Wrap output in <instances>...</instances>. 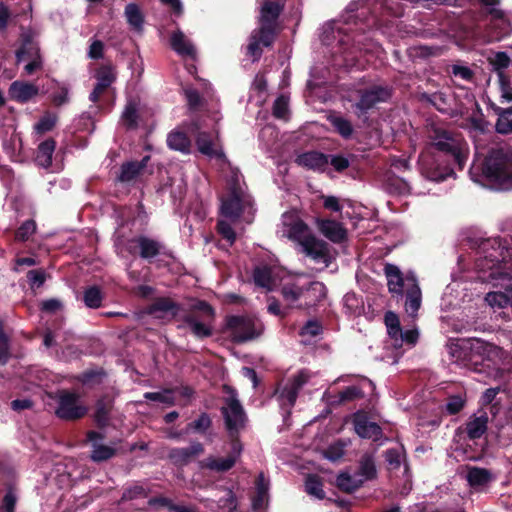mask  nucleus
Segmentation results:
<instances>
[{"label": "nucleus", "mask_w": 512, "mask_h": 512, "mask_svg": "<svg viewBox=\"0 0 512 512\" xmlns=\"http://www.w3.org/2000/svg\"><path fill=\"white\" fill-rule=\"evenodd\" d=\"M272 114L277 119H285L289 114V99L284 96H278L272 108Z\"/></svg>", "instance_id": "57"}, {"label": "nucleus", "mask_w": 512, "mask_h": 512, "mask_svg": "<svg viewBox=\"0 0 512 512\" xmlns=\"http://www.w3.org/2000/svg\"><path fill=\"white\" fill-rule=\"evenodd\" d=\"M405 302L404 308L406 313L414 317L422 303V292L418 284V280L413 273H407V288L404 292Z\"/></svg>", "instance_id": "14"}, {"label": "nucleus", "mask_w": 512, "mask_h": 512, "mask_svg": "<svg viewBox=\"0 0 512 512\" xmlns=\"http://www.w3.org/2000/svg\"><path fill=\"white\" fill-rule=\"evenodd\" d=\"M212 427V419L206 412L201 413L197 419L190 422L186 426V432H193L198 434H206Z\"/></svg>", "instance_id": "45"}, {"label": "nucleus", "mask_w": 512, "mask_h": 512, "mask_svg": "<svg viewBox=\"0 0 512 512\" xmlns=\"http://www.w3.org/2000/svg\"><path fill=\"white\" fill-rule=\"evenodd\" d=\"M125 15L127 17V22L135 29V30H142L143 23H144V17L139 9V7L134 4L130 3L125 7Z\"/></svg>", "instance_id": "50"}, {"label": "nucleus", "mask_w": 512, "mask_h": 512, "mask_svg": "<svg viewBox=\"0 0 512 512\" xmlns=\"http://www.w3.org/2000/svg\"><path fill=\"white\" fill-rule=\"evenodd\" d=\"M305 491L309 495H313L320 499V476L315 474H308L305 480Z\"/></svg>", "instance_id": "62"}, {"label": "nucleus", "mask_w": 512, "mask_h": 512, "mask_svg": "<svg viewBox=\"0 0 512 512\" xmlns=\"http://www.w3.org/2000/svg\"><path fill=\"white\" fill-rule=\"evenodd\" d=\"M114 398L109 394L102 395L95 403L93 420L99 429H105L111 420Z\"/></svg>", "instance_id": "19"}, {"label": "nucleus", "mask_w": 512, "mask_h": 512, "mask_svg": "<svg viewBox=\"0 0 512 512\" xmlns=\"http://www.w3.org/2000/svg\"><path fill=\"white\" fill-rule=\"evenodd\" d=\"M204 446L201 442H193L189 447H176L168 452V459L177 467H184L191 463L196 457L204 453Z\"/></svg>", "instance_id": "15"}, {"label": "nucleus", "mask_w": 512, "mask_h": 512, "mask_svg": "<svg viewBox=\"0 0 512 512\" xmlns=\"http://www.w3.org/2000/svg\"><path fill=\"white\" fill-rule=\"evenodd\" d=\"M27 280L30 287L40 288L46 281L47 274L44 269H33L27 272Z\"/></svg>", "instance_id": "60"}, {"label": "nucleus", "mask_w": 512, "mask_h": 512, "mask_svg": "<svg viewBox=\"0 0 512 512\" xmlns=\"http://www.w3.org/2000/svg\"><path fill=\"white\" fill-rule=\"evenodd\" d=\"M88 408L80 403V396L69 390H61L58 393L57 408L55 414L65 421H75L86 416Z\"/></svg>", "instance_id": "9"}, {"label": "nucleus", "mask_w": 512, "mask_h": 512, "mask_svg": "<svg viewBox=\"0 0 512 512\" xmlns=\"http://www.w3.org/2000/svg\"><path fill=\"white\" fill-rule=\"evenodd\" d=\"M173 389L166 388L163 392H146L144 398L146 400L155 401L167 404L168 406L175 405V397L172 395Z\"/></svg>", "instance_id": "56"}, {"label": "nucleus", "mask_w": 512, "mask_h": 512, "mask_svg": "<svg viewBox=\"0 0 512 512\" xmlns=\"http://www.w3.org/2000/svg\"><path fill=\"white\" fill-rule=\"evenodd\" d=\"M510 57L506 52H497L493 57L489 58V63L493 66L495 72L504 71L510 65Z\"/></svg>", "instance_id": "61"}, {"label": "nucleus", "mask_w": 512, "mask_h": 512, "mask_svg": "<svg viewBox=\"0 0 512 512\" xmlns=\"http://www.w3.org/2000/svg\"><path fill=\"white\" fill-rule=\"evenodd\" d=\"M356 475L358 478L365 481H371L377 477V469L374 458L371 454L365 453L361 456L357 468Z\"/></svg>", "instance_id": "31"}, {"label": "nucleus", "mask_w": 512, "mask_h": 512, "mask_svg": "<svg viewBox=\"0 0 512 512\" xmlns=\"http://www.w3.org/2000/svg\"><path fill=\"white\" fill-rule=\"evenodd\" d=\"M328 164L332 166L334 171L342 173L350 166V161L347 157L340 154L326 155L322 153V173L332 177V171L326 168Z\"/></svg>", "instance_id": "33"}, {"label": "nucleus", "mask_w": 512, "mask_h": 512, "mask_svg": "<svg viewBox=\"0 0 512 512\" xmlns=\"http://www.w3.org/2000/svg\"><path fill=\"white\" fill-rule=\"evenodd\" d=\"M452 355L481 376V380L502 376L503 349L479 338H462L453 344Z\"/></svg>", "instance_id": "3"}, {"label": "nucleus", "mask_w": 512, "mask_h": 512, "mask_svg": "<svg viewBox=\"0 0 512 512\" xmlns=\"http://www.w3.org/2000/svg\"><path fill=\"white\" fill-rule=\"evenodd\" d=\"M170 46L181 56H188L192 59L196 57L194 45L185 37L181 30H177L171 35Z\"/></svg>", "instance_id": "27"}, {"label": "nucleus", "mask_w": 512, "mask_h": 512, "mask_svg": "<svg viewBox=\"0 0 512 512\" xmlns=\"http://www.w3.org/2000/svg\"><path fill=\"white\" fill-rule=\"evenodd\" d=\"M340 219L322 216V236L335 244H343L348 240V231Z\"/></svg>", "instance_id": "18"}, {"label": "nucleus", "mask_w": 512, "mask_h": 512, "mask_svg": "<svg viewBox=\"0 0 512 512\" xmlns=\"http://www.w3.org/2000/svg\"><path fill=\"white\" fill-rule=\"evenodd\" d=\"M430 145L420 153L418 166L421 175L433 182L454 176L455 167L463 170L468 158L466 143L444 129H435Z\"/></svg>", "instance_id": "2"}, {"label": "nucleus", "mask_w": 512, "mask_h": 512, "mask_svg": "<svg viewBox=\"0 0 512 512\" xmlns=\"http://www.w3.org/2000/svg\"><path fill=\"white\" fill-rule=\"evenodd\" d=\"M288 237L299 243L303 252L314 259L320 257V240L313 236L308 226L301 220L291 225Z\"/></svg>", "instance_id": "11"}, {"label": "nucleus", "mask_w": 512, "mask_h": 512, "mask_svg": "<svg viewBox=\"0 0 512 512\" xmlns=\"http://www.w3.org/2000/svg\"><path fill=\"white\" fill-rule=\"evenodd\" d=\"M181 310V305L169 297H158L148 307V313L156 315L158 312L168 313L173 318L177 317Z\"/></svg>", "instance_id": "28"}, {"label": "nucleus", "mask_w": 512, "mask_h": 512, "mask_svg": "<svg viewBox=\"0 0 512 512\" xmlns=\"http://www.w3.org/2000/svg\"><path fill=\"white\" fill-rule=\"evenodd\" d=\"M220 211L222 216L232 221L238 220L243 213L241 195L233 190L226 198L222 199Z\"/></svg>", "instance_id": "23"}, {"label": "nucleus", "mask_w": 512, "mask_h": 512, "mask_svg": "<svg viewBox=\"0 0 512 512\" xmlns=\"http://www.w3.org/2000/svg\"><path fill=\"white\" fill-rule=\"evenodd\" d=\"M319 334L320 322L316 319L309 320L299 331V336L301 337L300 342L303 345H312V339L317 337Z\"/></svg>", "instance_id": "44"}, {"label": "nucleus", "mask_w": 512, "mask_h": 512, "mask_svg": "<svg viewBox=\"0 0 512 512\" xmlns=\"http://www.w3.org/2000/svg\"><path fill=\"white\" fill-rule=\"evenodd\" d=\"M58 117L55 114L45 113L35 124L34 130L37 134L43 135L50 132L56 126Z\"/></svg>", "instance_id": "55"}, {"label": "nucleus", "mask_w": 512, "mask_h": 512, "mask_svg": "<svg viewBox=\"0 0 512 512\" xmlns=\"http://www.w3.org/2000/svg\"><path fill=\"white\" fill-rule=\"evenodd\" d=\"M50 98L55 107L67 104L69 102V89L66 86H61L50 95Z\"/></svg>", "instance_id": "64"}, {"label": "nucleus", "mask_w": 512, "mask_h": 512, "mask_svg": "<svg viewBox=\"0 0 512 512\" xmlns=\"http://www.w3.org/2000/svg\"><path fill=\"white\" fill-rule=\"evenodd\" d=\"M494 111L498 115L495 125L496 131L500 134L512 133V106L508 108L496 106Z\"/></svg>", "instance_id": "39"}, {"label": "nucleus", "mask_w": 512, "mask_h": 512, "mask_svg": "<svg viewBox=\"0 0 512 512\" xmlns=\"http://www.w3.org/2000/svg\"><path fill=\"white\" fill-rule=\"evenodd\" d=\"M315 282H310L308 286L298 285L296 283H287L281 287L280 293L288 306H292L306 290L314 289Z\"/></svg>", "instance_id": "30"}, {"label": "nucleus", "mask_w": 512, "mask_h": 512, "mask_svg": "<svg viewBox=\"0 0 512 512\" xmlns=\"http://www.w3.org/2000/svg\"><path fill=\"white\" fill-rule=\"evenodd\" d=\"M9 96L18 103H27L39 93V88L30 82L14 81L9 87Z\"/></svg>", "instance_id": "21"}, {"label": "nucleus", "mask_w": 512, "mask_h": 512, "mask_svg": "<svg viewBox=\"0 0 512 512\" xmlns=\"http://www.w3.org/2000/svg\"><path fill=\"white\" fill-rule=\"evenodd\" d=\"M91 447L90 459L95 463L107 461L117 454V449L108 445L93 443Z\"/></svg>", "instance_id": "42"}, {"label": "nucleus", "mask_w": 512, "mask_h": 512, "mask_svg": "<svg viewBox=\"0 0 512 512\" xmlns=\"http://www.w3.org/2000/svg\"><path fill=\"white\" fill-rule=\"evenodd\" d=\"M223 392L228 395L225 399L226 407L221 408L225 428L229 436L239 434L245 428L247 415L237 398V391L229 385H223Z\"/></svg>", "instance_id": "7"}, {"label": "nucleus", "mask_w": 512, "mask_h": 512, "mask_svg": "<svg viewBox=\"0 0 512 512\" xmlns=\"http://www.w3.org/2000/svg\"><path fill=\"white\" fill-rule=\"evenodd\" d=\"M473 181L480 177L498 190H512V148H491L480 164L473 163L469 169Z\"/></svg>", "instance_id": "4"}, {"label": "nucleus", "mask_w": 512, "mask_h": 512, "mask_svg": "<svg viewBox=\"0 0 512 512\" xmlns=\"http://www.w3.org/2000/svg\"><path fill=\"white\" fill-rule=\"evenodd\" d=\"M138 108L134 100H129L121 115L123 125L127 130H135L138 127Z\"/></svg>", "instance_id": "40"}, {"label": "nucleus", "mask_w": 512, "mask_h": 512, "mask_svg": "<svg viewBox=\"0 0 512 512\" xmlns=\"http://www.w3.org/2000/svg\"><path fill=\"white\" fill-rule=\"evenodd\" d=\"M236 464V456L228 455L225 458H216L213 456H209L204 460L199 462V466L201 469H207L210 471H215L219 473H224L229 471Z\"/></svg>", "instance_id": "26"}, {"label": "nucleus", "mask_w": 512, "mask_h": 512, "mask_svg": "<svg viewBox=\"0 0 512 512\" xmlns=\"http://www.w3.org/2000/svg\"><path fill=\"white\" fill-rule=\"evenodd\" d=\"M295 162L302 167L320 170V152L313 150L299 154Z\"/></svg>", "instance_id": "47"}, {"label": "nucleus", "mask_w": 512, "mask_h": 512, "mask_svg": "<svg viewBox=\"0 0 512 512\" xmlns=\"http://www.w3.org/2000/svg\"><path fill=\"white\" fill-rule=\"evenodd\" d=\"M56 148V141L48 138L41 142L37 148L36 161L39 165L47 168L52 164V156Z\"/></svg>", "instance_id": "36"}, {"label": "nucleus", "mask_w": 512, "mask_h": 512, "mask_svg": "<svg viewBox=\"0 0 512 512\" xmlns=\"http://www.w3.org/2000/svg\"><path fill=\"white\" fill-rule=\"evenodd\" d=\"M167 145L172 150L189 153L191 141L185 132L174 130L168 134Z\"/></svg>", "instance_id": "35"}, {"label": "nucleus", "mask_w": 512, "mask_h": 512, "mask_svg": "<svg viewBox=\"0 0 512 512\" xmlns=\"http://www.w3.org/2000/svg\"><path fill=\"white\" fill-rule=\"evenodd\" d=\"M363 485V480L358 476L351 475L348 472H341L336 477V486L345 493H353Z\"/></svg>", "instance_id": "37"}, {"label": "nucleus", "mask_w": 512, "mask_h": 512, "mask_svg": "<svg viewBox=\"0 0 512 512\" xmlns=\"http://www.w3.org/2000/svg\"><path fill=\"white\" fill-rule=\"evenodd\" d=\"M150 156H144L140 161H128L120 166L117 180L121 183H129L136 179L147 166Z\"/></svg>", "instance_id": "25"}, {"label": "nucleus", "mask_w": 512, "mask_h": 512, "mask_svg": "<svg viewBox=\"0 0 512 512\" xmlns=\"http://www.w3.org/2000/svg\"><path fill=\"white\" fill-rule=\"evenodd\" d=\"M36 231V223L33 219L24 221L16 230L15 238L19 241H27Z\"/></svg>", "instance_id": "59"}, {"label": "nucleus", "mask_w": 512, "mask_h": 512, "mask_svg": "<svg viewBox=\"0 0 512 512\" xmlns=\"http://www.w3.org/2000/svg\"><path fill=\"white\" fill-rule=\"evenodd\" d=\"M359 99L354 104L355 115L362 120L368 119V113L378 104L385 103L390 100L393 90L388 85H371L357 91Z\"/></svg>", "instance_id": "8"}, {"label": "nucleus", "mask_w": 512, "mask_h": 512, "mask_svg": "<svg viewBox=\"0 0 512 512\" xmlns=\"http://www.w3.org/2000/svg\"><path fill=\"white\" fill-rule=\"evenodd\" d=\"M308 375L301 371L298 375H296L293 381L287 384L280 393V399L283 405H287L288 407L294 406L296 399L298 397L299 390L302 386L307 383Z\"/></svg>", "instance_id": "24"}, {"label": "nucleus", "mask_w": 512, "mask_h": 512, "mask_svg": "<svg viewBox=\"0 0 512 512\" xmlns=\"http://www.w3.org/2000/svg\"><path fill=\"white\" fill-rule=\"evenodd\" d=\"M284 10V4L278 0H264L258 18L259 26L250 36L246 55L253 61H259L264 48H272L279 33L278 19Z\"/></svg>", "instance_id": "5"}, {"label": "nucleus", "mask_w": 512, "mask_h": 512, "mask_svg": "<svg viewBox=\"0 0 512 512\" xmlns=\"http://www.w3.org/2000/svg\"><path fill=\"white\" fill-rule=\"evenodd\" d=\"M466 404V398L460 394L451 395L446 399L443 411L448 415H457L460 413Z\"/></svg>", "instance_id": "53"}, {"label": "nucleus", "mask_w": 512, "mask_h": 512, "mask_svg": "<svg viewBox=\"0 0 512 512\" xmlns=\"http://www.w3.org/2000/svg\"><path fill=\"white\" fill-rule=\"evenodd\" d=\"M466 479L471 487H482L493 480V475L486 468L471 466L467 469Z\"/></svg>", "instance_id": "32"}, {"label": "nucleus", "mask_w": 512, "mask_h": 512, "mask_svg": "<svg viewBox=\"0 0 512 512\" xmlns=\"http://www.w3.org/2000/svg\"><path fill=\"white\" fill-rule=\"evenodd\" d=\"M194 312H201L205 318L213 320L215 316L214 308L208 302L204 300H198L192 306V313L185 315L183 318L185 324H187V326L190 328L192 334L198 339H205L212 336V328L209 325L199 321Z\"/></svg>", "instance_id": "10"}, {"label": "nucleus", "mask_w": 512, "mask_h": 512, "mask_svg": "<svg viewBox=\"0 0 512 512\" xmlns=\"http://www.w3.org/2000/svg\"><path fill=\"white\" fill-rule=\"evenodd\" d=\"M256 494L252 498V508L254 510H261L265 506L268 499L269 480L265 478L263 472L259 473L255 481Z\"/></svg>", "instance_id": "29"}, {"label": "nucleus", "mask_w": 512, "mask_h": 512, "mask_svg": "<svg viewBox=\"0 0 512 512\" xmlns=\"http://www.w3.org/2000/svg\"><path fill=\"white\" fill-rule=\"evenodd\" d=\"M344 448L345 444L339 440L331 444L326 450H322V457L335 462L343 457Z\"/></svg>", "instance_id": "58"}, {"label": "nucleus", "mask_w": 512, "mask_h": 512, "mask_svg": "<svg viewBox=\"0 0 512 512\" xmlns=\"http://www.w3.org/2000/svg\"><path fill=\"white\" fill-rule=\"evenodd\" d=\"M95 78L97 83L103 84L106 88H109L116 81L114 67L110 64L102 65L96 71Z\"/></svg>", "instance_id": "52"}, {"label": "nucleus", "mask_w": 512, "mask_h": 512, "mask_svg": "<svg viewBox=\"0 0 512 512\" xmlns=\"http://www.w3.org/2000/svg\"><path fill=\"white\" fill-rule=\"evenodd\" d=\"M105 295L102 289L97 285H92L84 289L82 301L90 309H98L102 306Z\"/></svg>", "instance_id": "38"}, {"label": "nucleus", "mask_w": 512, "mask_h": 512, "mask_svg": "<svg viewBox=\"0 0 512 512\" xmlns=\"http://www.w3.org/2000/svg\"><path fill=\"white\" fill-rule=\"evenodd\" d=\"M149 490L137 482L124 487L120 502L131 501L139 498H146Z\"/></svg>", "instance_id": "48"}, {"label": "nucleus", "mask_w": 512, "mask_h": 512, "mask_svg": "<svg viewBox=\"0 0 512 512\" xmlns=\"http://www.w3.org/2000/svg\"><path fill=\"white\" fill-rule=\"evenodd\" d=\"M365 397L364 391L357 385L345 387L343 390L333 394L330 390H326L322 395V401L329 406H339L347 404Z\"/></svg>", "instance_id": "16"}, {"label": "nucleus", "mask_w": 512, "mask_h": 512, "mask_svg": "<svg viewBox=\"0 0 512 512\" xmlns=\"http://www.w3.org/2000/svg\"><path fill=\"white\" fill-rule=\"evenodd\" d=\"M488 415L486 412H482L480 415H472L465 423V427L458 428V431L466 433L470 440H476L481 438L488 429Z\"/></svg>", "instance_id": "22"}, {"label": "nucleus", "mask_w": 512, "mask_h": 512, "mask_svg": "<svg viewBox=\"0 0 512 512\" xmlns=\"http://www.w3.org/2000/svg\"><path fill=\"white\" fill-rule=\"evenodd\" d=\"M10 358V337L5 333L4 322L0 320V365H6Z\"/></svg>", "instance_id": "54"}, {"label": "nucleus", "mask_w": 512, "mask_h": 512, "mask_svg": "<svg viewBox=\"0 0 512 512\" xmlns=\"http://www.w3.org/2000/svg\"><path fill=\"white\" fill-rule=\"evenodd\" d=\"M474 269L477 279L493 286H503L506 292H489L485 300L491 307L504 308L512 303V248L500 237L482 239L478 244Z\"/></svg>", "instance_id": "1"}, {"label": "nucleus", "mask_w": 512, "mask_h": 512, "mask_svg": "<svg viewBox=\"0 0 512 512\" xmlns=\"http://www.w3.org/2000/svg\"><path fill=\"white\" fill-rule=\"evenodd\" d=\"M488 16L490 17L486 27L488 41H500L511 34V22L502 9H493Z\"/></svg>", "instance_id": "12"}, {"label": "nucleus", "mask_w": 512, "mask_h": 512, "mask_svg": "<svg viewBox=\"0 0 512 512\" xmlns=\"http://www.w3.org/2000/svg\"><path fill=\"white\" fill-rule=\"evenodd\" d=\"M343 208L340 198L322 194V210L329 212V218H342Z\"/></svg>", "instance_id": "41"}, {"label": "nucleus", "mask_w": 512, "mask_h": 512, "mask_svg": "<svg viewBox=\"0 0 512 512\" xmlns=\"http://www.w3.org/2000/svg\"><path fill=\"white\" fill-rule=\"evenodd\" d=\"M198 150L208 157H221L223 153H217L213 147L211 135L208 132H199L196 138Z\"/></svg>", "instance_id": "43"}, {"label": "nucleus", "mask_w": 512, "mask_h": 512, "mask_svg": "<svg viewBox=\"0 0 512 512\" xmlns=\"http://www.w3.org/2000/svg\"><path fill=\"white\" fill-rule=\"evenodd\" d=\"M263 330V324L249 316L228 315L225 319V331L235 344L253 341L262 335Z\"/></svg>", "instance_id": "6"}, {"label": "nucleus", "mask_w": 512, "mask_h": 512, "mask_svg": "<svg viewBox=\"0 0 512 512\" xmlns=\"http://www.w3.org/2000/svg\"><path fill=\"white\" fill-rule=\"evenodd\" d=\"M389 292L396 297H404L407 288V274L404 275L398 266L387 263L384 266Z\"/></svg>", "instance_id": "17"}, {"label": "nucleus", "mask_w": 512, "mask_h": 512, "mask_svg": "<svg viewBox=\"0 0 512 512\" xmlns=\"http://www.w3.org/2000/svg\"><path fill=\"white\" fill-rule=\"evenodd\" d=\"M16 57L18 61L40 57L39 47L37 43L33 41L31 34H22V43L16 51Z\"/></svg>", "instance_id": "34"}, {"label": "nucleus", "mask_w": 512, "mask_h": 512, "mask_svg": "<svg viewBox=\"0 0 512 512\" xmlns=\"http://www.w3.org/2000/svg\"><path fill=\"white\" fill-rule=\"evenodd\" d=\"M352 422L355 432L361 438L377 442L383 437L382 428L376 422L369 421L367 414L363 411L354 413Z\"/></svg>", "instance_id": "13"}, {"label": "nucleus", "mask_w": 512, "mask_h": 512, "mask_svg": "<svg viewBox=\"0 0 512 512\" xmlns=\"http://www.w3.org/2000/svg\"><path fill=\"white\" fill-rule=\"evenodd\" d=\"M253 280L256 286L272 290V271L268 266L256 267L253 271Z\"/></svg>", "instance_id": "49"}, {"label": "nucleus", "mask_w": 512, "mask_h": 512, "mask_svg": "<svg viewBox=\"0 0 512 512\" xmlns=\"http://www.w3.org/2000/svg\"><path fill=\"white\" fill-rule=\"evenodd\" d=\"M136 242L139 246V257L142 259L150 261L161 254L171 256V254L164 251V245L156 239L138 235Z\"/></svg>", "instance_id": "20"}, {"label": "nucleus", "mask_w": 512, "mask_h": 512, "mask_svg": "<svg viewBox=\"0 0 512 512\" xmlns=\"http://www.w3.org/2000/svg\"><path fill=\"white\" fill-rule=\"evenodd\" d=\"M384 323L389 336L395 340L399 339V335L402 334V328L398 315L393 311H387L384 315Z\"/></svg>", "instance_id": "51"}, {"label": "nucleus", "mask_w": 512, "mask_h": 512, "mask_svg": "<svg viewBox=\"0 0 512 512\" xmlns=\"http://www.w3.org/2000/svg\"><path fill=\"white\" fill-rule=\"evenodd\" d=\"M217 231L230 245H233L236 241V233L228 222L219 220L217 222Z\"/></svg>", "instance_id": "63"}, {"label": "nucleus", "mask_w": 512, "mask_h": 512, "mask_svg": "<svg viewBox=\"0 0 512 512\" xmlns=\"http://www.w3.org/2000/svg\"><path fill=\"white\" fill-rule=\"evenodd\" d=\"M328 120L330 121L334 130L342 136L344 139L351 138L353 134V126L351 122L341 116H328Z\"/></svg>", "instance_id": "46"}]
</instances>
